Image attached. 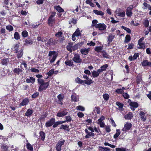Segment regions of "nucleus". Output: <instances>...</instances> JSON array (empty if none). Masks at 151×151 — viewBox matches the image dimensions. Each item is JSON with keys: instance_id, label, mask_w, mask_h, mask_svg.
<instances>
[{"instance_id": "obj_1", "label": "nucleus", "mask_w": 151, "mask_h": 151, "mask_svg": "<svg viewBox=\"0 0 151 151\" xmlns=\"http://www.w3.org/2000/svg\"><path fill=\"white\" fill-rule=\"evenodd\" d=\"M38 82L40 85L38 89V91L40 92L45 90L48 87L49 85V82H45L42 79H38Z\"/></svg>"}, {"instance_id": "obj_2", "label": "nucleus", "mask_w": 151, "mask_h": 151, "mask_svg": "<svg viewBox=\"0 0 151 151\" xmlns=\"http://www.w3.org/2000/svg\"><path fill=\"white\" fill-rule=\"evenodd\" d=\"M48 55L50 57L49 58V59H50L51 57L52 56V58L50 61V63H53L55 60L57 56V54L55 51H49Z\"/></svg>"}, {"instance_id": "obj_3", "label": "nucleus", "mask_w": 151, "mask_h": 151, "mask_svg": "<svg viewBox=\"0 0 151 151\" xmlns=\"http://www.w3.org/2000/svg\"><path fill=\"white\" fill-rule=\"evenodd\" d=\"M65 141L64 139H62L58 142L56 146V148L57 151H60L61 150V146L63 145Z\"/></svg>"}, {"instance_id": "obj_4", "label": "nucleus", "mask_w": 151, "mask_h": 151, "mask_svg": "<svg viewBox=\"0 0 151 151\" xmlns=\"http://www.w3.org/2000/svg\"><path fill=\"white\" fill-rule=\"evenodd\" d=\"M72 60L73 61L76 63H81L82 61L80 56L77 53L74 55V57Z\"/></svg>"}, {"instance_id": "obj_5", "label": "nucleus", "mask_w": 151, "mask_h": 151, "mask_svg": "<svg viewBox=\"0 0 151 151\" xmlns=\"http://www.w3.org/2000/svg\"><path fill=\"white\" fill-rule=\"evenodd\" d=\"M107 26L104 23H99L96 25V28L98 29L99 30L104 31L106 29Z\"/></svg>"}, {"instance_id": "obj_6", "label": "nucleus", "mask_w": 151, "mask_h": 151, "mask_svg": "<svg viewBox=\"0 0 151 151\" xmlns=\"http://www.w3.org/2000/svg\"><path fill=\"white\" fill-rule=\"evenodd\" d=\"M132 127V124L129 122H127L124 125V128L122 130L124 132H126L129 130Z\"/></svg>"}, {"instance_id": "obj_7", "label": "nucleus", "mask_w": 151, "mask_h": 151, "mask_svg": "<svg viewBox=\"0 0 151 151\" xmlns=\"http://www.w3.org/2000/svg\"><path fill=\"white\" fill-rule=\"evenodd\" d=\"M133 8L134 7L132 5H131L127 8L126 11V14L127 16L130 17L132 16V11Z\"/></svg>"}, {"instance_id": "obj_8", "label": "nucleus", "mask_w": 151, "mask_h": 151, "mask_svg": "<svg viewBox=\"0 0 151 151\" xmlns=\"http://www.w3.org/2000/svg\"><path fill=\"white\" fill-rule=\"evenodd\" d=\"M55 118H51L49 121L45 123V126L47 127H50L55 123Z\"/></svg>"}, {"instance_id": "obj_9", "label": "nucleus", "mask_w": 151, "mask_h": 151, "mask_svg": "<svg viewBox=\"0 0 151 151\" xmlns=\"http://www.w3.org/2000/svg\"><path fill=\"white\" fill-rule=\"evenodd\" d=\"M55 14V13L54 14V15H51L48 19V24L50 26H52L54 23L55 20L53 17Z\"/></svg>"}, {"instance_id": "obj_10", "label": "nucleus", "mask_w": 151, "mask_h": 151, "mask_svg": "<svg viewBox=\"0 0 151 151\" xmlns=\"http://www.w3.org/2000/svg\"><path fill=\"white\" fill-rule=\"evenodd\" d=\"M85 131L87 134L85 136V137L86 138H89L91 137H94L95 135L92 132H89L87 129H85Z\"/></svg>"}, {"instance_id": "obj_11", "label": "nucleus", "mask_w": 151, "mask_h": 151, "mask_svg": "<svg viewBox=\"0 0 151 151\" xmlns=\"http://www.w3.org/2000/svg\"><path fill=\"white\" fill-rule=\"evenodd\" d=\"M68 112L66 110L59 111L57 114V116L58 117H62L66 115Z\"/></svg>"}, {"instance_id": "obj_12", "label": "nucleus", "mask_w": 151, "mask_h": 151, "mask_svg": "<svg viewBox=\"0 0 151 151\" xmlns=\"http://www.w3.org/2000/svg\"><path fill=\"white\" fill-rule=\"evenodd\" d=\"M139 115L141 120L143 122H145L146 120L145 113L142 111H140Z\"/></svg>"}, {"instance_id": "obj_13", "label": "nucleus", "mask_w": 151, "mask_h": 151, "mask_svg": "<svg viewBox=\"0 0 151 151\" xmlns=\"http://www.w3.org/2000/svg\"><path fill=\"white\" fill-rule=\"evenodd\" d=\"M142 66H149L151 67V63L147 60H143L142 63Z\"/></svg>"}, {"instance_id": "obj_14", "label": "nucleus", "mask_w": 151, "mask_h": 151, "mask_svg": "<svg viewBox=\"0 0 151 151\" xmlns=\"http://www.w3.org/2000/svg\"><path fill=\"white\" fill-rule=\"evenodd\" d=\"M35 79L32 77H30L29 78H27L26 80L27 83H31L32 84H33L35 83Z\"/></svg>"}, {"instance_id": "obj_15", "label": "nucleus", "mask_w": 151, "mask_h": 151, "mask_svg": "<svg viewBox=\"0 0 151 151\" xmlns=\"http://www.w3.org/2000/svg\"><path fill=\"white\" fill-rule=\"evenodd\" d=\"M89 51V49L82 48L81 50V52L82 54L86 55L88 54Z\"/></svg>"}, {"instance_id": "obj_16", "label": "nucleus", "mask_w": 151, "mask_h": 151, "mask_svg": "<svg viewBox=\"0 0 151 151\" xmlns=\"http://www.w3.org/2000/svg\"><path fill=\"white\" fill-rule=\"evenodd\" d=\"M128 102L130 103L129 105L131 106L134 108H137L138 106V104L136 102H132L131 100H129Z\"/></svg>"}, {"instance_id": "obj_17", "label": "nucleus", "mask_w": 151, "mask_h": 151, "mask_svg": "<svg viewBox=\"0 0 151 151\" xmlns=\"http://www.w3.org/2000/svg\"><path fill=\"white\" fill-rule=\"evenodd\" d=\"M33 112V111L32 109H27V111L26 112L25 114V115L26 116H29L31 115Z\"/></svg>"}, {"instance_id": "obj_18", "label": "nucleus", "mask_w": 151, "mask_h": 151, "mask_svg": "<svg viewBox=\"0 0 151 151\" xmlns=\"http://www.w3.org/2000/svg\"><path fill=\"white\" fill-rule=\"evenodd\" d=\"M33 42L30 38H28L25 40V43L24 44V45H32Z\"/></svg>"}, {"instance_id": "obj_19", "label": "nucleus", "mask_w": 151, "mask_h": 151, "mask_svg": "<svg viewBox=\"0 0 151 151\" xmlns=\"http://www.w3.org/2000/svg\"><path fill=\"white\" fill-rule=\"evenodd\" d=\"M116 105L118 106L119 108V109L120 111H122L124 109L123 107L124 105L123 104L119 102H116Z\"/></svg>"}, {"instance_id": "obj_20", "label": "nucleus", "mask_w": 151, "mask_h": 151, "mask_svg": "<svg viewBox=\"0 0 151 151\" xmlns=\"http://www.w3.org/2000/svg\"><path fill=\"white\" fill-rule=\"evenodd\" d=\"M133 117L132 114L131 112H129L127 115L125 116L124 118L127 119H130Z\"/></svg>"}, {"instance_id": "obj_21", "label": "nucleus", "mask_w": 151, "mask_h": 151, "mask_svg": "<svg viewBox=\"0 0 151 151\" xmlns=\"http://www.w3.org/2000/svg\"><path fill=\"white\" fill-rule=\"evenodd\" d=\"M103 47L102 46H97L95 48V50L98 53L101 52L103 49Z\"/></svg>"}, {"instance_id": "obj_22", "label": "nucleus", "mask_w": 151, "mask_h": 151, "mask_svg": "<svg viewBox=\"0 0 151 151\" xmlns=\"http://www.w3.org/2000/svg\"><path fill=\"white\" fill-rule=\"evenodd\" d=\"M29 102V100L27 99H24L22 102L20 103V105L21 106H23L27 104Z\"/></svg>"}, {"instance_id": "obj_23", "label": "nucleus", "mask_w": 151, "mask_h": 151, "mask_svg": "<svg viewBox=\"0 0 151 151\" xmlns=\"http://www.w3.org/2000/svg\"><path fill=\"white\" fill-rule=\"evenodd\" d=\"M93 12L96 14L100 16H103L104 15V13L101 11H99L97 10H94Z\"/></svg>"}, {"instance_id": "obj_24", "label": "nucleus", "mask_w": 151, "mask_h": 151, "mask_svg": "<svg viewBox=\"0 0 151 151\" xmlns=\"http://www.w3.org/2000/svg\"><path fill=\"white\" fill-rule=\"evenodd\" d=\"M139 48L145 49V43L144 42H138Z\"/></svg>"}, {"instance_id": "obj_25", "label": "nucleus", "mask_w": 151, "mask_h": 151, "mask_svg": "<svg viewBox=\"0 0 151 151\" xmlns=\"http://www.w3.org/2000/svg\"><path fill=\"white\" fill-rule=\"evenodd\" d=\"M73 35L76 37L81 36V34L80 32L79 29V28H77L75 32L73 34Z\"/></svg>"}, {"instance_id": "obj_26", "label": "nucleus", "mask_w": 151, "mask_h": 151, "mask_svg": "<svg viewBox=\"0 0 151 151\" xmlns=\"http://www.w3.org/2000/svg\"><path fill=\"white\" fill-rule=\"evenodd\" d=\"M54 8L59 12H62L64 11V10L59 6H55Z\"/></svg>"}, {"instance_id": "obj_27", "label": "nucleus", "mask_w": 151, "mask_h": 151, "mask_svg": "<svg viewBox=\"0 0 151 151\" xmlns=\"http://www.w3.org/2000/svg\"><path fill=\"white\" fill-rule=\"evenodd\" d=\"M22 70L19 68H14L13 70L14 72L18 75L19 74V73L21 72Z\"/></svg>"}, {"instance_id": "obj_28", "label": "nucleus", "mask_w": 151, "mask_h": 151, "mask_svg": "<svg viewBox=\"0 0 151 151\" xmlns=\"http://www.w3.org/2000/svg\"><path fill=\"white\" fill-rule=\"evenodd\" d=\"M55 44L54 42L53 39L52 38H50L46 43V45H53Z\"/></svg>"}, {"instance_id": "obj_29", "label": "nucleus", "mask_w": 151, "mask_h": 151, "mask_svg": "<svg viewBox=\"0 0 151 151\" xmlns=\"http://www.w3.org/2000/svg\"><path fill=\"white\" fill-rule=\"evenodd\" d=\"M40 134L41 137V139L44 141L45 137V134L43 131H41L40 132Z\"/></svg>"}, {"instance_id": "obj_30", "label": "nucleus", "mask_w": 151, "mask_h": 151, "mask_svg": "<svg viewBox=\"0 0 151 151\" xmlns=\"http://www.w3.org/2000/svg\"><path fill=\"white\" fill-rule=\"evenodd\" d=\"M17 58H21L23 55V50L22 49H21L20 50L17 52Z\"/></svg>"}, {"instance_id": "obj_31", "label": "nucleus", "mask_w": 151, "mask_h": 151, "mask_svg": "<svg viewBox=\"0 0 151 151\" xmlns=\"http://www.w3.org/2000/svg\"><path fill=\"white\" fill-rule=\"evenodd\" d=\"M65 63L66 65L69 66H72L73 65V63L68 60H66L65 62Z\"/></svg>"}, {"instance_id": "obj_32", "label": "nucleus", "mask_w": 151, "mask_h": 151, "mask_svg": "<svg viewBox=\"0 0 151 151\" xmlns=\"http://www.w3.org/2000/svg\"><path fill=\"white\" fill-rule=\"evenodd\" d=\"M20 36L17 32H15L14 34V37L16 40H18L20 38Z\"/></svg>"}, {"instance_id": "obj_33", "label": "nucleus", "mask_w": 151, "mask_h": 151, "mask_svg": "<svg viewBox=\"0 0 151 151\" xmlns=\"http://www.w3.org/2000/svg\"><path fill=\"white\" fill-rule=\"evenodd\" d=\"M75 81L76 83L81 84L83 83L84 82V81L81 80L78 77L76 78L75 79Z\"/></svg>"}, {"instance_id": "obj_34", "label": "nucleus", "mask_w": 151, "mask_h": 151, "mask_svg": "<svg viewBox=\"0 0 151 151\" xmlns=\"http://www.w3.org/2000/svg\"><path fill=\"white\" fill-rule=\"evenodd\" d=\"M125 40L124 41V42L127 43L128 42L131 40V37L130 35H127L125 37Z\"/></svg>"}, {"instance_id": "obj_35", "label": "nucleus", "mask_w": 151, "mask_h": 151, "mask_svg": "<svg viewBox=\"0 0 151 151\" xmlns=\"http://www.w3.org/2000/svg\"><path fill=\"white\" fill-rule=\"evenodd\" d=\"M9 60L8 58H5L2 60V64L4 65H6L7 63L9 62Z\"/></svg>"}, {"instance_id": "obj_36", "label": "nucleus", "mask_w": 151, "mask_h": 151, "mask_svg": "<svg viewBox=\"0 0 151 151\" xmlns=\"http://www.w3.org/2000/svg\"><path fill=\"white\" fill-rule=\"evenodd\" d=\"M116 133L114 136V138L115 139H116L117 138L120 134V132L119 129H117L116 130Z\"/></svg>"}, {"instance_id": "obj_37", "label": "nucleus", "mask_w": 151, "mask_h": 151, "mask_svg": "<svg viewBox=\"0 0 151 151\" xmlns=\"http://www.w3.org/2000/svg\"><path fill=\"white\" fill-rule=\"evenodd\" d=\"M69 127V126L68 125H62L60 128V129H63L66 130L68 131H69V129H66L67 128H68Z\"/></svg>"}, {"instance_id": "obj_38", "label": "nucleus", "mask_w": 151, "mask_h": 151, "mask_svg": "<svg viewBox=\"0 0 151 151\" xmlns=\"http://www.w3.org/2000/svg\"><path fill=\"white\" fill-rule=\"evenodd\" d=\"M114 36L112 35H110L108 38V41L109 42V43L111 42L113 40V39L114 37Z\"/></svg>"}, {"instance_id": "obj_39", "label": "nucleus", "mask_w": 151, "mask_h": 151, "mask_svg": "<svg viewBox=\"0 0 151 151\" xmlns=\"http://www.w3.org/2000/svg\"><path fill=\"white\" fill-rule=\"evenodd\" d=\"M92 75L93 78L97 77L99 76V73L96 71H93L92 72Z\"/></svg>"}, {"instance_id": "obj_40", "label": "nucleus", "mask_w": 151, "mask_h": 151, "mask_svg": "<svg viewBox=\"0 0 151 151\" xmlns=\"http://www.w3.org/2000/svg\"><path fill=\"white\" fill-rule=\"evenodd\" d=\"M84 83L85 84H87V85H89L91 83H93V81H92L90 79L88 80H84Z\"/></svg>"}, {"instance_id": "obj_41", "label": "nucleus", "mask_w": 151, "mask_h": 151, "mask_svg": "<svg viewBox=\"0 0 151 151\" xmlns=\"http://www.w3.org/2000/svg\"><path fill=\"white\" fill-rule=\"evenodd\" d=\"M64 97V95L63 94H60L57 97L59 101H62Z\"/></svg>"}, {"instance_id": "obj_42", "label": "nucleus", "mask_w": 151, "mask_h": 151, "mask_svg": "<svg viewBox=\"0 0 151 151\" xmlns=\"http://www.w3.org/2000/svg\"><path fill=\"white\" fill-rule=\"evenodd\" d=\"M116 151H127V149L123 147H118L116 149Z\"/></svg>"}, {"instance_id": "obj_43", "label": "nucleus", "mask_w": 151, "mask_h": 151, "mask_svg": "<svg viewBox=\"0 0 151 151\" xmlns=\"http://www.w3.org/2000/svg\"><path fill=\"white\" fill-rule=\"evenodd\" d=\"M27 148L30 151H32L33 150V147L30 143H28L27 144Z\"/></svg>"}, {"instance_id": "obj_44", "label": "nucleus", "mask_w": 151, "mask_h": 151, "mask_svg": "<svg viewBox=\"0 0 151 151\" xmlns=\"http://www.w3.org/2000/svg\"><path fill=\"white\" fill-rule=\"evenodd\" d=\"M142 77L140 76H137V83H139L141 82H142Z\"/></svg>"}, {"instance_id": "obj_45", "label": "nucleus", "mask_w": 151, "mask_h": 151, "mask_svg": "<svg viewBox=\"0 0 151 151\" xmlns=\"http://www.w3.org/2000/svg\"><path fill=\"white\" fill-rule=\"evenodd\" d=\"M86 3L87 4H89L92 7H94V5L92 2L91 1H90V0H87L86 1Z\"/></svg>"}, {"instance_id": "obj_46", "label": "nucleus", "mask_w": 151, "mask_h": 151, "mask_svg": "<svg viewBox=\"0 0 151 151\" xmlns=\"http://www.w3.org/2000/svg\"><path fill=\"white\" fill-rule=\"evenodd\" d=\"M101 55L103 56L104 58H108V55L105 51H103L101 52Z\"/></svg>"}, {"instance_id": "obj_47", "label": "nucleus", "mask_w": 151, "mask_h": 151, "mask_svg": "<svg viewBox=\"0 0 151 151\" xmlns=\"http://www.w3.org/2000/svg\"><path fill=\"white\" fill-rule=\"evenodd\" d=\"M77 23L76 20L74 19H71L69 21V23L71 24L73 23L74 24H76Z\"/></svg>"}, {"instance_id": "obj_48", "label": "nucleus", "mask_w": 151, "mask_h": 151, "mask_svg": "<svg viewBox=\"0 0 151 151\" xmlns=\"http://www.w3.org/2000/svg\"><path fill=\"white\" fill-rule=\"evenodd\" d=\"M6 29L9 31H12L13 30V28L11 25H8L6 26Z\"/></svg>"}, {"instance_id": "obj_49", "label": "nucleus", "mask_w": 151, "mask_h": 151, "mask_svg": "<svg viewBox=\"0 0 151 151\" xmlns=\"http://www.w3.org/2000/svg\"><path fill=\"white\" fill-rule=\"evenodd\" d=\"M108 65L107 64H105L101 67V68L102 69L103 71H105L106 69L108 67Z\"/></svg>"}, {"instance_id": "obj_50", "label": "nucleus", "mask_w": 151, "mask_h": 151, "mask_svg": "<svg viewBox=\"0 0 151 151\" xmlns=\"http://www.w3.org/2000/svg\"><path fill=\"white\" fill-rule=\"evenodd\" d=\"M76 109L78 110H80L82 111H83L85 110L84 107L81 106H77L76 107Z\"/></svg>"}, {"instance_id": "obj_51", "label": "nucleus", "mask_w": 151, "mask_h": 151, "mask_svg": "<svg viewBox=\"0 0 151 151\" xmlns=\"http://www.w3.org/2000/svg\"><path fill=\"white\" fill-rule=\"evenodd\" d=\"M19 44H17L14 47V49L15 52L17 53L19 51Z\"/></svg>"}, {"instance_id": "obj_52", "label": "nucleus", "mask_w": 151, "mask_h": 151, "mask_svg": "<svg viewBox=\"0 0 151 151\" xmlns=\"http://www.w3.org/2000/svg\"><path fill=\"white\" fill-rule=\"evenodd\" d=\"M28 33L26 31H24L22 32V36L24 37H27L28 36Z\"/></svg>"}, {"instance_id": "obj_53", "label": "nucleus", "mask_w": 151, "mask_h": 151, "mask_svg": "<svg viewBox=\"0 0 151 151\" xmlns=\"http://www.w3.org/2000/svg\"><path fill=\"white\" fill-rule=\"evenodd\" d=\"M103 97L104 99L106 101L108 100L109 98V96L108 94L106 93L103 95Z\"/></svg>"}, {"instance_id": "obj_54", "label": "nucleus", "mask_w": 151, "mask_h": 151, "mask_svg": "<svg viewBox=\"0 0 151 151\" xmlns=\"http://www.w3.org/2000/svg\"><path fill=\"white\" fill-rule=\"evenodd\" d=\"M122 28L126 30L128 33H130L131 32V30L129 28H127L124 26H122Z\"/></svg>"}, {"instance_id": "obj_55", "label": "nucleus", "mask_w": 151, "mask_h": 151, "mask_svg": "<svg viewBox=\"0 0 151 151\" xmlns=\"http://www.w3.org/2000/svg\"><path fill=\"white\" fill-rule=\"evenodd\" d=\"M144 24L146 27H148L149 24V22L148 20H145L144 22Z\"/></svg>"}, {"instance_id": "obj_56", "label": "nucleus", "mask_w": 151, "mask_h": 151, "mask_svg": "<svg viewBox=\"0 0 151 151\" xmlns=\"http://www.w3.org/2000/svg\"><path fill=\"white\" fill-rule=\"evenodd\" d=\"M62 34L63 33L62 32H58L55 34V36L58 38H59L62 36L61 35H62Z\"/></svg>"}, {"instance_id": "obj_57", "label": "nucleus", "mask_w": 151, "mask_h": 151, "mask_svg": "<svg viewBox=\"0 0 151 151\" xmlns=\"http://www.w3.org/2000/svg\"><path fill=\"white\" fill-rule=\"evenodd\" d=\"M39 93L38 92H36L34 93L32 96V98L34 99L38 96L39 95Z\"/></svg>"}, {"instance_id": "obj_58", "label": "nucleus", "mask_w": 151, "mask_h": 151, "mask_svg": "<svg viewBox=\"0 0 151 151\" xmlns=\"http://www.w3.org/2000/svg\"><path fill=\"white\" fill-rule=\"evenodd\" d=\"M98 22V21L96 19H94L92 21V26H95L96 28V25L97 24V23Z\"/></svg>"}, {"instance_id": "obj_59", "label": "nucleus", "mask_w": 151, "mask_h": 151, "mask_svg": "<svg viewBox=\"0 0 151 151\" xmlns=\"http://www.w3.org/2000/svg\"><path fill=\"white\" fill-rule=\"evenodd\" d=\"M100 148L102 149L103 150V151H109L110 150V149L107 147H99Z\"/></svg>"}, {"instance_id": "obj_60", "label": "nucleus", "mask_w": 151, "mask_h": 151, "mask_svg": "<svg viewBox=\"0 0 151 151\" xmlns=\"http://www.w3.org/2000/svg\"><path fill=\"white\" fill-rule=\"evenodd\" d=\"M60 124H61L60 121L57 122H55L52 126L54 128H55L57 127L58 125Z\"/></svg>"}, {"instance_id": "obj_61", "label": "nucleus", "mask_w": 151, "mask_h": 151, "mask_svg": "<svg viewBox=\"0 0 151 151\" xmlns=\"http://www.w3.org/2000/svg\"><path fill=\"white\" fill-rule=\"evenodd\" d=\"M105 119V118L104 116H102L101 118L98 120V122L97 123H99L100 122H102V121L104 120Z\"/></svg>"}, {"instance_id": "obj_62", "label": "nucleus", "mask_w": 151, "mask_h": 151, "mask_svg": "<svg viewBox=\"0 0 151 151\" xmlns=\"http://www.w3.org/2000/svg\"><path fill=\"white\" fill-rule=\"evenodd\" d=\"M117 14L119 16L122 17H124L125 15V12H122L118 13Z\"/></svg>"}, {"instance_id": "obj_63", "label": "nucleus", "mask_w": 151, "mask_h": 151, "mask_svg": "<svg viewBox=\"0 0 151 151\" xmlns=\"http://www.w3.org/2000/svg\"><path fill=\"white\" fill-rule=\"evenodd\" d=\"M37 40L38 41H41L42 42H46V40L44 38H42L41 37H39L37 38Z\"/></svg>"}, {"instance_id": "obj_64", "label": "nucleus", "mask_w": 151, "mask_h": 151, "mask_svg": "<svg viewBox=\"0 0 151 151\" xmlns=\"http://www.w3.org/2000/svg\"><path fill=\"white\" fill-rule=\"evenodd\" d=\"M65 118L66 119L67 122H70L72 120V118L71 117L69 116H67L65 117Z\"/></svg>"}]
</instances>
